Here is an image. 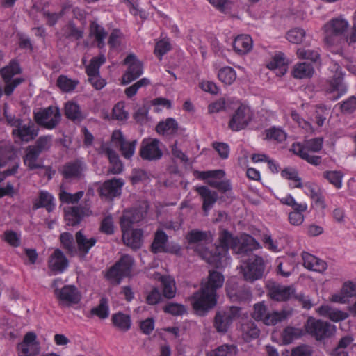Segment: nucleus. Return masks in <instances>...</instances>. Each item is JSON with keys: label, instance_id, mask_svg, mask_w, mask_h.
I'll return each mask as SVG.
<instances>
[{"label": "nucleus", "instance_id": "22", "mask_svg": "<svg viewBox=\"0 0 356 356\" xmlns=\"http://www.w3.org/2000/svg\"><path fill=\"white\" fill-rule=\"evenodd\" d=\"M112 140L119 146L122 155L125 159H130L134 154L137 144L136 140L127 141L120 131L115 130L112 134Z\"/></svg>", "mask_w": 356, "mask_h": 356}, {"label": "nucleus", "instance_id": "30", "mask_svg": "<svg viewBox=\"0 0 356 356\" xmlns=\"http://www.w3.org/2000/svg\"><path fill=\"white\" fill-rule=\"evenodd\" d=\"M233 47L238 54H245L252 48V40L248 35H238L233 42Z\"/></svg>", "mask_w": 356, "mask_h": 356}, {"label": "nucleus", "instance_id": "29", "mask_svg": "<svg viewBox=\"0 0 356 356\" xmlns=\"http://www.w3.org/2000/svg\"><path fill=\"white\" fill-rule=\"evenodd\" d=\"M179 125L177 122L172 118H168L165 121L159 122L156 127V131L159 134L167 137L176 135L178 132Z\"/></svg>", "mask_w": 356, "mask_h": 356}, {"label": "nucleus", "instance_id": "47", "mask_svg": "<svg viewBox=\"0 0 356 356\" xmlns=\"http://www.w3.org/2000/svg\"><path fill=\"white\" fill-rule=\"evenodd\" d=\"M90 33L95 36L98 47H103L104 46V39L106 36L104 29L96 22H92L90 24Z\"/></svg>", "mask_w": 356, "mask_h": 356}, {"label": "nucleus", "instance_id": "23", "mask_svg": "<svg viewBox=\"0 0 356 356\" xmlns=\"http://www.w3.org/2000/svg\"><path fill=\"white\" fill-rule=\"evenodd\" d=\"M333 70L335 71V73L333 75L332 80L330 81L327 91L330 93L336 92V95L333 97L334 99H338L346 92V87L343 82V74L341 67L337 64H334Z\"/></svg>", "mask_w": 356, "mask_h": 356}, {"label": "nucleus", "instance_id": "41", "mask_svg": "<svg viewBox=\"0 0 356 356\" xmlns=\"http://www.w3.org/2000/svg\"><path fill=\"white\" fill-rule=\"evenodd\" d=\"M61 34L66 39L80 40L83 36V31L76 28L75 24L70 22L62 28Z\"/></svg>", "mask_w": 356, "mask_h": 356}, {"label": "nucleus", "instance_id": "56", "mask_svg": "<svg viewBox=\"0 0 356 356\" xmlns=\"http://www.w3.org/2000/svg\"><path fill=\"white\" fill-rule=\"evenodd\" d=\"M266 138L269 140H274L279 143L284 141L286 138L285 132L279 128L271 127L266 130Z\"/></svg>", "mask_w": 356, "mask_h": 356}, {"label": "nucleus", "instance_id": "8", "mask_svg": "<svg viewBox=\"0 0 356 356\" xmlns=\"http://www.w3.org/2000/svg\"><path fill=\"white\" fill-rule=\"evenodd\" d=\"M134 264V258L128 254H124L110 268L106 273V277L112 284L118 285L124 277L130 274Z\"/></svg>", "mask_w": 356, "mask_h": 356}, {"label": "nucleus", "instance_id": "26", "mask_svg": "<svg viewBox=\"0 0 356 356\" xmlns=\"http://www.w3.org/2000/svg\"><path fill=\"white\" fill-rule=\"evenodd\" d=\"M122 240L127 246L132 249H139L143 244V232L141 229H135L131 231L122 230Z\"/></svg>", "mask_w": 356, "mask_h": 356}, {"label": "nucleus", "instance_id": "1", "mask_svg": "<svg viewBox=\"0 0 356 356\" xmlns=\"http://www.w3.org/2000/svg\"><path fill=\"white\" fill-rule=\"evenodd\" d=\"M225 282L224 275L217 270H209V275L201 282L199 291L191 297V304L196 313L204 315L217 304V291Z\"/></svg>", "mask_w": 356, "mask_h": 356}, {"label": "nucleus", "instance_id": "58", "mask_svg": "<svg viewBox=\"0 0 356 356\" xmlns=\"http://www.w3.org/2000/svg\"><path fill=\"white\" fill-rule=\"evenodd\" d=\"M293 153L312 165H319L321 163V156L311 155L309 153L302 152V149H300L298 147H296V152Z\"/></svg>", "mask_w": 356, "mask_h": 356}, {"label": "nucleus", "instance_id": "18", "mask_svg": "<svg viewBox=\"0 0 356 356\" xmlns=\"http://www.w3.org/2000/svg\"><path fill=\"white\" fill-rule=\"evenodd\" d=\"M168 237L165 232L158 230L154 235V241L151 245V250L154 254L158 253H173L178 254L180 252V247L178 245H169L168 244Z\"/></svg>", "mask_w": 356, "mask_h": 356}, {"label": "nucleus", "instance_id": "51", "mask_svg": "<svg viewBox=\"0 0 356 356\" xmlns=\"http://www.w3.org/2000/svg\"><path fill=\"white\" fill-rule=\"evenodd\" d=\"M218 76L222 83L230 85L235 81L236 75L232 67H225L219 70Z\"/></svg>", "mask_w": 356, "mask_h": 356}, {"label": "nucleus", "instance_id": "44", "mask_svg": "<svg viewBox=\"0 0 356 356\" xmlns=\"http://www.w3.org/2000/svg\"><path fill=\"white\" fill-rule=\"evenodd\" d=\"M289 313L286 311H273L268 312V314L264 321V323L266 325H275L282 322L287 318Z\"/></svg>", "mask_w": 356, "mask_h": 356}, {"label": "nucleus", "instance_id": "11", "mask_svg": "<svg viewBox=\"0 0 356 356\" xmlns=\"http://www.w3.org/2000/svg\"><path fill=\"white\" fill-rule=\"evenodd\" d=\"M33 118L38 125L47 129H53L59 124L61 115L56 106H49L33 112Z\"/></svg>", "mask_w": 356, "mask_h": 356}, {"label": "nucleus", "instance_id": "39", "mask_svg": "<svg viewBox=\"0 0 356 356\" xmlns=\"http://www.w3.org/2000/svg\"><path fill=\"white\" fill-rule=\"evenodd\" d=\"M88 211V209L83 207H72L66 212L65 217L71 225L74 226L81 222Z\"/></svg>", "mask_w": 356, "mask_h": 356}, {"label": "nucleus", "instance_id": "53", "mask_svg": "<svg viewBox=\"0 0 356 356\" xmlns=\"http://www.w3.org/2000/svg\"><path fill=\"white\" fill-rule=\"evenodd\" d=\"M306 35V32L300 28H295L290 30L287 33V39L290 42L294 44H300L302 42L303 38Z\"/></svg>", "mask_w": 356, "mask_h": 356}, {"label": "nucleus", "instance_id": "10", "mask_svg": "<svg viewBox=\"0 0 356 356\" xmlns=\"http://www.w3.org/2000/svg\"><path fill=\"white\" fill-rule=\"evenodd\" d=\"M307 333L321 341L332 337L335 332V326L322 320L309 317L304 325Z\"/></svg>", "mask_w": 356, "mask_h": 356}, {"label": "nucleus", "instance_id": "9", "mask_svg": "<svg viewBox=\"0 0 356 356\" xmlns=\"http://www.w3.org/2000/svg\"><path fill=\"white\" fill-rule=\"evenodd\" d=\"M22 72L19 63L15 60H11L9 64L0 70V74L4 81V93L6 95H10L14 90L24 81L23 78L13 77L20 74Z\"/></svg>", "mask_w": 356, "mask_h": 356}, {"label": "nucleus", "instance_id": "2", "mask_svg": "<svg viewBox=\"0 0 356 356\" xmlns=\"http://www.w3.org/2000/svg\"><path fill=\"white\" fill-rule=\"evenodd\" d=\"M187 243L186 248L191 250L198 254L208 264L217 268H220V243L212 250H209L208 245L212 242L213 238L210 232L202 231L197 229H191L185 236Z\"/></svg>", "mask_w": 356, "mask_h": 356}, {"label": "nucleus", "instance_id": "15", "mask_svg": "<svg viewBox=\"0 0 356 356\" xmlns=\"http://www.w3.org/2000/svg\"><path fill=\"white\" fill-rule=\"evenodd\" d=\"M253 113L248 106L241 104L232 115L229 127L233 131L244 129L252 121Z\"/></svg>", "mask_w": 356, "mask_h": 356}, {"label": "nucleus", "instance_id": "19", "mask_svg": "<svg viewBox=\"0 0 356 356\" xmlns=\"http://www.w3.org/2000/svg\"><path fill=\"white\" fill-rule=\"evenodd\" d=\"M86 165L81 160L76 159L66 163L62 166L60 172L67 181L79 180L83 177Z\"/></svg>", "mask_w": 356, "mask_h": 356}, {"label": "nucleus", "instance_id": "38", "mask_svg": "<svg viewBox=\"0 0 356 356\" xmlns=\"http://www.w3.org/2000/svg\"><path fill=\"white\" fill-rule=\"evenodd\" d=\"M321 314L328 317L331 321L339 322L346 319L348 317V313L333 309L328 305H323L319 308Z\"/></svg>", "mask_w": 356, "mask_h": 356}, {"label": "nucleus", "instance_id": "27", "mask_svg": "<svg viewBox=\"0 0 356 356\" xmlns=\"http://www.w3.org/2000/svg\"><path fill=\"white\" fill-rule=\"evenodd\" d=\"M75 239L77 245L76 252H79L81 257H85L97 241L95 237L88 238L81 230L76 233Z\"/></svg>", "mask_w": 356, "mask_h": 356}, {"label": "nucleus", "instance_id": "12", "mask_svg": "<svg viewBox=\"0 0 356 356\" xmlns=\"http://www.w3.org/2000/svg\"><path fill=\"white\" fill-rule=\"evenodd\" d=\"M240 312L241 308L236 306L217 311L213 319V327L218 333L227 332L234 320L239 318Z\"/></svg>", "mask_w": 356, "mask_h": 356}, {"label": "nucleus", "instance_id": "64", "mask_svg": "<svg viewBox=\"0 0 356 356\" xmlns=\"http://www.w3.org/2000/svg\"><path fill=\"white\" fill-rule=\"evenodd\" d=\"M312 351L307 346H300L292 349L291 356H312Z\"/></svg>", "mask_w": 356, "mask_h": 356}, {"label": "nucleus", "instance_id": "60", "mask_svg": "<svg viewBox=\"0 0 356 356\" xmlns=\"http://www.w3.org/2000/svg\"><path fill=\"white\" fill-rule=\"evenodd\" d=\"M111 167L109 168L108 172L113 175H117L122 172L123 170V165L119 159L118 154L113 156L108 159Z\"/></svg>", "mask_w": 356, "mask_h": 356}, {"label": "nucleus", "instance_id": "4", "mask_svg": "<svg viewBox=\"0 0 356 356\" xmlns=\"http://www.w3.org/2000/svg\"><path fill=\"white\" fill-rule=\"evenodd\" d=\"M52 145V136H42L39 137L34 145L26 147L24 163L31 170L42 168V165L37 163V160L44 152L49 150Z\"/></svg>", "mask_w": 356, "mask_h": 356}, {"label": "nucleus", "instance_id": "16", "mask_svg": "<svg viewBox=\"0 0 356 356\" xmlns=\"http://www.w3.org/2000/svg\"><path fill=\"white\" fill-rule=\"evenodd\" d=\"M19 356H36L40 351V342L33 332H27L21 343L17 345Z\"/></svg>", "mask_w": 356, "mask_h": 356}, {"label": "nucleus", "instance_id": "3", "mask_svg": "<svg viewBox=\"0 0 356 356\" xmlns=\"http://www.w3.org/2000/svg\"><path fill=\"white\" fill-rule=\"evenodd\" d=\"M220 243V268L224 267L227 259V253L229 248L239 257L251 256L252 251L259 248V243L250 235H245L240 239L234 237L228 231L224 230L218 237Z\"/></svg>", "mask_w": 356, "mask_h": 356}, {"label": "nucleus", "instance_id": "21", "mask_svg": "<svg viewBox=\"0 0 356 356\" xmlns=\"http://www.w3.org/2000/svg\"><path fill=\"white\" fill-rule=\"evenodd\" d=\"M124 63L129 65L128 70L122 78V84L126 85L136 79L143 74V65L134 54L128 55Z\"/></svg>", "mask_w": 356, "mask_h": 356}, {"label": "nucleus", "instance_id": "14", "mask_svg": "<svg viewBox=\"0 0 356 356\" xmlns=\"http://www.w3.org/2000/svg\"><path fill=\"white\" fill-rule=\"evenodd\" d=\"M349 27L346 19L341 17L332 19L323 26L325 32V42L328 45H333L336 39L345 35Z\"/></svg>", "mask_w": 356, "mask_h": 356}, {"label": "nucleus", "instance_id": "45", "mask_svg": "<svg viewBox=\"0 0 356 356\" xmlns=\"http://www.w3.org/2000/svg\"><path fill=\"white\" fill-rule=\"evenodd\" d=\"M60 241L67 253L71 255L76 253V248L74 245V240L72 234L69 232L62 233L60 236Z\"/></svg>", "mask_w": 356, "mask_h": 356}, {"label": "nucleus", "instance_id": "7", "mask_svg": "<svg viewBox=\"0 0 356 356\" xmlns=\"http://www.w3.org/2000/svg\"><path fill=\"white\" fill-rule=\"evenodd\" d=\"M295 289L293 286H284L273 283L268 286V295L274 300L286 301L294 297L302 302V307L309 309L312 303L307 297L302 294L295 295Z\"/></svg>", "mask_w": 356, "mask_h": 356}, {"label": "nucleus", "instance_id": "54", "mask_svg": "<svg viewBox=\"0 0 356 356\" xmlns=\"http://www.w3.org/2000/svg\"><path fill=\"white\" fill-rule=\"evenodd\" d=\"M163 309L165 313L173 316H181L186 312L184 305L175 302L168 303L163 307Z\"/></svg>", "mask_w": 356, "mask_h": 356}, {"label": "nucleus", "instance_id": "42", "mask_svg": "<svg viewBox=\"0 0 356 356\" xmlns=\"http://www.w3.org/2000/svg\"><path fill=\"white\" fill-rule=\"evenodd\" d=\"M90 313L101 319L108 318L109 315L108 299L106 297H102L99 300V304L97 307H93Z\"/></svg>", "mask_w": 356, "mask_h": 356}, {"label": "nucleus", "instance_id": "34", "mask_svg": "<svg viewBox=\"0 0 356 356\" xmlns=\"http://www.w3.org/2000/svg\"><path fill=\"white\" fill-rule=\"evenodd\" d=\"M111 321L113 325L120 331L127 332L131 328V320L128 314L117 312L112 315Z\"/></svg>", "mask_w": 356, "mask_h": 356}, {"label": "nucleus", "instance_id": "63", "mask_svg": "<svg viewBox=\"0 0 356 356\" xmlns=\"http://www.w3.org/2000/svg\"><path fill=\"white\" fill-rule=\"evenodd\" d=\"M100 230L106 234H112L114 232L113 218L111 216H106L102 221Z\"/></svg>", "mask_w": 356, "mask_h": 356}, {"label": "nucleus", "instance_id": "57", "mask_svg": "<svg viewBox=\"0 0 356 356\" xmlns=\"http://www.w3.org/2000/svg\"><path fill=\"white\" fill-rule=\"evenodd\" d=\"M297 55L300 58L307 59L314 62L316 61L320 57L318 50L305 49L304 48L298 49Z\"/></svg>", "mask_w": 356, "mask_h": 356}, {"label": "nucleus", "instance_id": "6", "mask_svg": "<svg viewBox=\"0 0 356 356\" xmlns=\"http://www.w3.org/2000/svg\"><path fill=\"white\" fill-rule=\"evenodd\" d=\"M10 127H13L11 135L16 143H28L35 140L39 134V128L31 120L23 124V120L17 118Z\"/></svg>", "mask_w": 356, "mask_h": 356}, {"label": "nucleus", "instance_id": "5", "mask_svg": "<svg viewBox=\"0 0 356 356\" xmlns=\"http://www.w3.org/2000/svg\"><path fill=\"white\" fill-rule=\"evenodd\" d=\"M62 283L61 279H56L51 284L54 289V296L61 307H70L72 305L78 304L81 299V294L74 285H65L61 289L58 284Z\"/></svg>", "mask_w": 356, "mask_h": 356}, {"label": "nucleus", "instance_id": "36", "mask_svg": "<svg viewBox=\"0 0 356 356\" xmlns=\"http://www.w3.org/2000/svg\"><path fill=\"white\" fill-rule=\"evenodd\" d=\"M65 115L68 119L74 122H81L85 118L79 105L72 101L67 102L65 104Z\"/></svg>", "mask_w": 356, "mask_h": 356}, {"label": "nucleus", "instance_id": "59", "mask_svg": "<svg viewBox=\"0 0 356 356\" xmlns=\"http://www.w3.org/2000/svg\"><path fill=\"white\" fill-rule=\"evenodd\" d=\"M170 49V42L167 40H161L156 43L154 54L161 60L162 56Z\"/></svg>", "mask_w": 356, "mask_h": 356}, {"label": "nucleus", "instance_id": "43", "mask_svg": "<svg viewBox=\"0 0 356 356\" xmlns=\"http://www.w3.org/2000/svg\"><path fill=\"white\" fill-rule=\"evenodd\" d=\"M304 334V331L301 328L288 326L282 334L283 342L285 344L291 343L293 340L298 339Z\"/></svg>", "mask_w": 356, "mask_h": 356}, {"label": "nucleus", "instance_id": "31", "mask_svg": "<svg viewBox=\"0 0 356 356\" xmlns=\"http://www.w3.org/2000/svg\"><path fill=\"white\" fill-rule=\"evenodd\" d=\"M241 331L242 338L245 342L258 338L260 335V330L252 321H248L241 324Z\"/></svg>", "mask_w": 356, "mask_h": 356}, {"label": "nucleus", "instance_id": "13", "mask_svg": "<svg viewBox=\"0 0 356 356\" xmlns=\"http://www.w3.org/2000/svg\"><path fill=\"white\" fill-rule=\"evenodd\" d=\"M244 280L253 282L262 277L265 269L264 261L261 257L251 254L247 262L240 266Z\"/></svg>", "mask_w": 356, "mask_h": 356}, {"label": "nucleus", "instance_id": "32", "mask_svg": "<svg viewBox=\"0 0 356 356\" xmlns=\"http://www.w3.org/2000/svg\"><path fill=\"white\" fill-rule=\"evenodd\" d=\"M300 147V149H302V152L309 153V152H319L323 147V138H315L313 139L306 140L303 145L300 143L293 144L292 145V151L293 152H296V147Z\"/></svg>", "mask_w": 356, "mask_h": 356}, {"label": "nucleus", "instance_id": "50", "mask_svg": "<svg viewBox=\"0 0 356 356\" xmlns=\"http://www.w3.org/2000/svg\"><path fill=\"white\" fill-rule=\"evenodd\" d=\"M353 341L351 336H345L342 337L337 346L332 350V356H348V353L345 349Z\"/></svg>", "mask_w": 356, "mask_h": 356}, {"label": "nucleus", "instance_id": "61", "mask_svg": "<svg viewBox=\"0 0 356 356\" xmlns=\"http://www.w3.org/2000/svg\"><path fill=\"white\" fill-rule=\"evenodd\" d=\"M113 118L118 120L127 119L128 113L124 111L123 102H118L114 106L113 108Z\"/></svg>", "mask_w": 356, "mask_h": 356}, {"label": "nucleus", "instance_id": "35", "mask_svg": "<svg viewBox=\"0 0 356 356\" xmlns=\"http://www.w3.org/2000/svg\"><path fill=\"white\" fill-rule=\"evenodd\" d=\"M287 64L284 54L279 52L273 57L267 64V67L270 70H277V74L284 75L287 70Z\"/></svg>", "mask_w": 356, "mask_h": 356}, {"label": "nucleus", "instance_id": "20", "mask_svg": "<svg viewBox=\"0 0 356 356\" xmlns=\"http://www.w3.org/2000/svg\"><path fill=\"white\" fill-rule=\"evenodd\" d=\"M146 211L143 207H134L124 211L120 219V225L122 230L131 229L133 225L141 221Z\"/></svg>", "mask_w": 356, "mask_h": 356}, {"label": "nucleus", "instance_id": "52", "mask_svg": "<svg viewBox=\"0 0 356 356\" xmlns=\"http://www.w3.org/2000/svg\"><path fill=\"white\" fill-rule=\"evenodd\" d=\"M83 191H79L74 194L60 190L59 197L62 202L67 204H75L83 197Z\"/></svg>", "mask_w": 356, "mask_h": 356}, {"label": "nucleus", "instance_id": "25", "mask_svg": "<svg viewBox=\"0 0 356 356\" xmlns=\"http://www.w3.org/2000/svg\"><path fill=\"white\" fill-rule=\"evenodd\" d=\"M195 191L203 200L202 209L204 212L207 213L218 200V193L216 191H211L205 186H196Z\"/></svg>", "mask_w": 356, "mask_h": 356}, {"label": "nucleus", "instance_id": "62", "mask_svg": "<svg viewBox=\"0 0 356 356\" xmlns=\"http://www.w3.org/2000/svg\"><path fill=\"white\" fill-rule=\"evenodd\" d=\"M281 175L283 177L287 179L296 181L297 184L295 185V187L300 188L302 187L301 179L298 177L297 171L295 170L284 169L282 171Z\"/></svg>", "mask_w": 356, "mask_h": 356}, {"label": "nucleus", "instance_id": "28", "mask_svg": "<svg viewBox=\"0 0 356 356\" xmlns=\"http://www.w3.org/2000/svg\"><path fill=\"white\" fill-rule=\"evenodd\" d=\"M49 266L52 270L62 273L68 266V260L60 250L56 249L50 257Z\"/></svg>", "mask_w": 356, "mask_h": 356}, {"label": "nucleus", "instance_id": "46", "mask_svg": "<svg viewBox=\"0 0 356 356\" xmlns=\"http://www.w3.org/2000/svg\"><path fill=\"white\" fill-rule=\"evenodd\" d=\"M78 84V81L72 80L65 75L59 76L56 81L57 86L65 92L73 91Z\"/></svg>", "mask_w": 356, "mask_h": 356}, {"label": "nucleus", "instance_id": "48", "mask_svg": "<svg viewBox=\"0 0 356 356\" xmlns=\"http://www.w3.org/2000/svg\"><path fill=\"white\" fill-rule=\"evenodd\" d=\"M323 177L337 188L342 186V178L343 174L338 170H327L323 173Z\"/></svg>", "mask_w": 356, "mask_h": 356}, {"label": "nucleus", "instance_id": "17", "mask_svg": "<svg viewBox=\"0 0 356 356\" xmlns=\"http://www.w3.org/2000/svg\"><path fill=\"white\" fill-rule=\"evenodd\" d=\"M159 140L156 138H145L140 144L139 155L143 160L152 161L159 160L163 152L160 149Z\"/></svg>", "mask_w": 356, "mask_h": 356}, {"label": "nucleus", "instance_id": "37", "mask_svg": "<svg viewBox=\"0 0 356 356\" xmlns=\"http://www.w3.org/2000/svg\"><path fill=\"white\" fill-rule=\"evenodd\" d=\"M314 72L312 65L309 63L303 62L294 65L293 75L296 79H306L311 77Z\"/></svg>", "mask_w": 356, "mask_h": 356}, {"label": "nucleus", "instance_id": "24", "mask_svg": "<svg viewBox=\"0 0 356 356\" xmlns=\"http://www.w3.org/2000/svg\"><path fill=\"white\" fill-rule=\"evenodd\" d=\"M124 184L122 179L114 178L108 180L100 187V195L107 199L113 200L114 197L121 195L122 188Z\"/></svg>", "mask_w": 356, "mask_h": 356}, {"label": "nucleus", "instance_id": "40", "mask_svg": "<svg viewBox=\"0 0 356 356\" xmlns=\"http://www.w3.org/2000/svg\"><path fill=\"white\" fill-rule=\"evenodd\" d=\"M161 283L163 296L168 299L174 298L177 291L174 279L170 276H162Z\"/></svg>", "mask_w": 356, "mask_h": 356}, {"label": "nucleus", "instance_id": "33", "mask_svg": "<svg viewBox=\"0 0 356 356\" xmlns=\"http://www.w3.org/2000/svg\"><path fill=\"white\" fill-rule=\"evenodd\" d=\"M54 197L47 191H41L38 200L33 203V209L45 208L48 212H51L55 208Z\"/></svg>", "mask_w": 356, "mask_h": 356}, {"label": "nucleus", "instance_id": "49", "mask_svg": "<svg viewBox=\"0 0 356 356\" xmlns=\"http://www.w3.org/2000/svg\"><path fill=\"white\" fill-rule=\"evenodd\" d=\"M106 61L104 55L94 57L91 59L90 64L86 67V73L88 76H94L99 74V67Z\"/></svg>", "mask_w": 356, "mask_h": 356}, {"label": "nucleus", "instance_id": "55", "mask_svg": "<svg viewBox=\"0 0 356 356\" xmlns=\"http://www.w3.org/2000/svg\"><path fill=\"white\" fill-rule=\"evenodd\" d=\"M268 308L264 302H259L254 305V311L252 313V317L257 321L264 322L267 314Z\"/></svg>", "mask_w": 356, "mask_h": 356}]
</instances>
